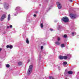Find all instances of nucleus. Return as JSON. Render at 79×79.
<instances>
[{"instance_id":"1","label":"nucleus","mask_w":79,"mask_h":79,"mask_svg":"<svg viewBox=\"0 0 79 79\" xmlns=\"http://www.w3.org/2000/svg\"><path fill=\"white\" fill-rule=\"evenodd\" d=\"M33 67V66L32 65H30L29 66V69L27 73V76H29V75H30L31 74V73H32V71Z\"/></svg>"},{"instance_id":"2","label":"nucleus","mask_w":79,"mask_h":79,"mask_svg":"<svg viewBox=\"0 0 79 79\" xmlns=\"http://www.w3.org/2000/svg\"><path fill=\"white\" fill-rule=\"evenodd\" d=\"M61 20L64 23H68L69 21V19L67 17H64L62 18Z\"/></svg>"},{"instance_id":"3","label":"nucleus","mask_w":79,"mask_h":79,"mask_svg":"<svg viewBox=\"0 0 79 79\" xmlns=\"http://www.w3.org/2000/svg\"><path fill=\"white\" fill-rule=\"evenodd\" d=\"M21 10V7H17L15 10V11H16V13L15 14H14V16H16V14H18V13L19 10Z\"/></svg>"},{"instance_id":"4","label":"nucleus","mask_w":79,"mask_h":79,"mask_svg":"<svg viewBox=\"0 0 79 79\" xmlns=\"http://www.w3.org/2000/svg\"><path fill=\"white\" fill-rule=\"evenodd\" d=\"M70 16L71 19H75L76 18V15L71 14L70 15Z\"/></svg>"},{"instance_id":"5","label":"nucleus","mask_w":79,"mask_h":79,"mask_svg":"<svg viewBox=\"0 0 79 79\" xmlns=\"http://www.w3.org/2000/svg\"><path fill=\"white\" fill-rule=\"evenodd\" d=\"M4 8L6 9V10H7V9H8L9 5L8 4L5 2L4 4Z\"/></svg>"},{"instance_id":"6","label":"nucleus","mask_w":79,"mask_h":79,"mask_svg":"<svg viewBox=\"0 0 79 79\" xmlns=\"http://www.w3.org/2000/svg\"><path fill=\"white\" fill-rule=\"evenodd\" d=\"M6 15L5 14L2 15L1 18H0V20L1 21H3V20L5 19V18H6Z\"/></svg>"},{"instance_id":"7","label":"nucleus","mask_w":79,"mask_h":79,"mask_svg":"<svg viewBox=\"0 0 79 79\" xmlns=\"http://www.w3.org/2000/svg\"><path fill=\"white\" fill-rule=\"evenodd\" d=\"M56 5L59 9H61V5L59 2H56Z\"/></svg>"},{"instance_id":"8","label":"nucleus","mask_w":79,"mask_h":79,"mask_svg":"<svg viewBox=\"0 0 79 79\" xmlns=\"http://www.w3.org/2000/svg\"><path fill=\"white\" fill-rule=\"evenodd\" d=\"M69 56V58H70V55L69 54H67V56H63L64 59V60H66L68 57Z\"/></svg>"},{"instance_id":"9","label":"nucleus","mask_w":79,"mask_h":79,"mask_svg":"<svg viewBox=\"0 0 79 79\" xmlns=\"http://www.w3.org/2000/svg\"><path fill=\"white\" fill-rule=\"evenodd\" d=\"M6 48H10V49H11L12 48H13V46L7 45L6 46Z\"/></svg>"},{"instance_id":"10","label":"nucleus","mask_w":79,"mask_h":79,"mask_svg":"<svg viewBox=\"0 0 79 79\" xmlns=\"http://www.w3.org/2000/svg\"><path fill=\"white\" fill-rule=\"evenodd\" d=\"M59 58L60 60H63V59H64L63 56H59Z\"/></svg>"},{"instance_id":"11","label":"nucleus","mask_w":79,"mask_h":79,"mask_svg":"<svg viewBox=\"0 0 79 79\" xmlns=\"http://www.w3.org/2000/svg\"><path fill=\"white\" fill-rule=\"evenodd\" d=\"M73 73V72L72 71H70L68 72V73L69 74H72Z\"/></svg>"},{"instance_id":"12","label":"nucleus","mask_w":79,"mask_h":79,"mask_svg":"<svg viewBox=\"0 0 79 79\" xmlns=\"http://www.w3.org/2000/svg\"><path fill=\"white\" fill-rule=\"evenodd\" d=\"M11 18V17H10V14H9L8 15V17L7 18L8 21H9L10 20V19Z\"/></svg>"},{"instance_id":"13","label":"nucleus","mask_w":79,"mask_h":79,"mask_svg":"<svg viewBox=\"0 0 79 79\" xmlns=\"http://www.w3.org/2000/svg\"><path fill=\"white\" fill-rule=\"evenodd\" d=\"M22 64H23V63L22 62L20 61L18 62V65L19 66H21V65H22Z\"/></svg>"},{"instance_id":"14","label":"nucleus","mask_w":79,"mask_h":79,"mask_svg":"<svg viewBox=\"0 0 79 79\" xmlns=\"http://www.w3.org/2000/svg\"><path fill=\"white\" fill-rule=\"evenodd\" d=\"M60 47L61 48H63V47H64V44H62L60 45Z\"/></svg>"},{"instance_id":"15","label":"nucleus","mask_w":79,"mask_h":79,"mask_svg":"<svg viewBox=\"0 0 79 79\" xmlns=\"http://www.w3.org/2000/svg\"><path fill=\"white\" fill-rule=\"evenodd\" d=\"M26 42L27 44H29V40H28V38L26 39Z\"/></svg>"},{"instance_id":"16","label":"nucleus","mask_w":79,"mask_h":79,"mask_svg":"<svg viewBox=\"0 0 79 79\" xmlns=\"http://www.w3.org/2000/svg\"><path fill=\"white\" fill-rule=\"evenodd\" d=\"M40 26H41V28H43V27L44 26V25H43V23H41L40 24Z\"/></svg>"},{"instance_id":"17","label":"nucleus","mask_w":79,"mask_h":79,"mask_svg":"<svg viewBox=\"0 0 79 79\" xmlns=\"http://www.w3.org/2000/svg\"><path fill=\"white\" fill-rule=\"evenodd\" d=\"M49 78L50 79H54V78H53V77L52 76L49 77Z\"/></svg>"},{"instance_id":"18","label":"nucleus","mask_w":79,"mask_h":79,"mask_svg":"<svg viewBox=\"0 0 79 79\" xmlns=\"http://www.w3.org/2000/svg\"><path fill=\"white\" fill-rule=\"evenodd\" d=\"M56 45H59L60 44V43L57 41L56 42Z\"/></svg>"},{"instance_id":"19","label":"nucleus","mask_w":79,"mask_h":79,"mask_svg":"<svg viewBox=\"0 0 79 79\" xmlns=\"http://www.w3.org/2000/svg\"><path fill=\"white\" fill-rule=\"evenodd\" d=\"M64 74L65 75H66V74H68V72H67L65 70Z\"/></svg>"},{"instance_id":"20","label":"nucleus","mask_w":79,"mask_h":79,"mask_svg":"<svg viewBox=\"0 0 79 79\" xmlns=\"http://www.w3.org/2000/svg\"><path fill=\"white\" fill-rule=\"evenodd\" d=\"M67 62H64L63 63V64L64 65H66V64H67Z\"/></svg>"},{"instance_id":"21","label":"nucleus","mask_w":79,"mask_h":79,"mask_svg":"<svg viewBox=\"0 0 79 79\" xmlns=\"http://www.w3.org/2000/svg\"><path fill=\"white\" fill-rule=\"evenodd\" d=\"M6 66L7 68H10V65L9 64H7Z\"/></svg>"},{"instance_id":"22","label":"nucleus","mask_w":79,"mask_h":79,"mask_svg":"<svg viewBox=\"0 0 79 79\" xmlns=\"http://www.w3.org/2000/svg\"><path fill=\"white\" fill-rule=\"evenodd\" d=\"M64 38H66L67 37V35L65 34L64 35Z\"/></svg>"},{"instance_id":"23","label":"nucleus","mask_w":79,"mask_h":79,"mask_svg":"<svg viewBox=\"0 0 79 79\" xmlns=\"http://www.w3.org/2000/svg\"><path fill=\"white\" fill-rule=\"evenodd\" d=\"M75 32H73L72 33V34L73 35V36H74V34H75Z\"/></svg>"},{"instance_id":"24","label":"nucleus","mask_w":79,"mask_h":79,"mask_svg":"<svg viewBox=\"0 0 79 79\" xmlns=\"http://www.w3.org/2000/svg\"><path fill=\"white\" fill-rule=\"evenodd\" d=\"M57 40L58 41H60V37H58L57 38Z\"/></svg>"},{"instance_id":"25","label":"nucleus","mask_w":79,"mask_h":79,"mask_svg":"<svg viewBox=\"0 0 79 79\" xmlns=\"http://www.w3.org/2000/svg\"><path fill=\"white\" fill-rule=\"evenodd\" d=\"M41 57V56H40V57L39 58V60H40V58Z\"/></svg>"},{"instance_id":"26","label":"nucleus","mask_w":79,"mask_h":79,"mask_svg":"<svg viewBox=\"0 0 79 79\" xmlns=\"http://www.w3.org/2000/svg\"><path fill=\"white\" fill-rule=\"evenodd\" d=\"M44 48V47H43V46H41V50H42V49H43V48Z\"/></svg>"},{"instance_id":"27","label":"nucleus","mask_w":79,"mask_h":79,"mask_svg":"<svg viewBox=\"0 0 79 79\" xmlns=\"http://www.w3.org/2000/svg\"><path fill=\"white\" fill-rule=\"evenodd\" d=\"M10 28H12V27H13V26H12V25H10Z\"/></svg>"},{"instance_id":"28","label":"nucleus","mask_w":79,"mask_h":79,"mask_svg":"<svg viewBox=\"0 0 79 79\" xmlns=\"http://www.w3.org/2000/svg\"><path fill=\"white\" fill-rule=\"evenodd\" d=\"M50 30L51 31H53V29L52 28H51L50 29Z\"/></svg>"},{"instance_id":"29","label":"nucleus","mask_w":79,"mask_h":79,"mask_svg":"<svg viewBox=\"0 0 79 79\" xmlns=\"http://www.w3.org/2000/svg\"><path fill=\"white\" fill-rule=\"evenodd\" d=\"M36 15L35 14H34V15H33V16H34V17H36Z\"/></svg>"},{"instance_id":"30","label":"nucleus","mask_w":79,"mask_h":79,"mask_svg":"<svg viewBox=\"0 0 79 79\" xmlns=\"http://www.w3.org/2000/svg\"><path fill=\"white\" fill-rule=\"evenodd\" d=\"M69 2H73V0H69Z\"/></svg>"},{"instance_id":"31","label":"nucleus","mask_w":79,"mask_h":79,"mask_svg":"<svg viewBox=\"0 0 79 79\" xmlns=\"http://www.w3.org/2000/svg\"><path fill=\"white\" fill-rule=\"evenodd\" d=\"M7 27V29H9V28H10V26H8Z\"/></svg>"},{"instance_id":"32","label":"nucleus","mask_w":79,"mask_h":79,"mask_svg":"<svg viewBox=\"0 0 79 79\" xmlns=\"http://www.w3.org/2000/svg\"><path fill=\"white\" fill-rule=\"evenodd\" d=\"M50 10V7L48 9V11H49Z\"/></svg>"},{"instance_id":"33","label":"nucleus","mask_w":79,"mask_h":79,"mask_svg":"<svg viewBox=\"0 0 79 79\" xmlns=\"http://www.w3.org/2000/svg\"><path fill=\"white\" fill-rule=\"evenodd\" d=\"M2 49L1 48H0V52H1L2 51Z\"/></svg>"},{"instance_id":"34","label":"nucleus","mask_w":79,"mask_h":79,"mask_svg":"<svg viewBox=\"0 0 79 79\" xmlns=\"http://www.w3.org/2000/svg\"><path fill=\"white\" fill-rule=\"evenodd\" d=\"M30 61V60H29L28 61V62L27 63H28Z\"/></svg>"},{"instance_id":"35","label":"nucleus","mask_w":79,"mask_h":79,"mask_svg":"<svg viewBox=\"0 0 79 79\" xmlns=\"http://www.w3.org/2000/svg\"><path fill=\"white\" fill-rule=\"evenodd\" d=\"M35 13H38V11H36L35 12Z\"/></svg>"},{"instance_id":"36","label":"nucleus","mask_w":79,"mask_h":79,"mask_svg":"<svg viewBox=\"0 0 79 79\" xmlns=\"http://www.w3.org/2000/svg\"><path fill=\"white\" fill-rule=\"evenodd\" d=\"M58 69H59V70H60V67H58Z\"/></svg>"},{"instance_id":"37","label":"nucleus","mask_w":79,"mask_h":79,"mask_svg":"<svg viewBox=\"0 0 79 79\" xmlns=\"http://www.w3.org/2000/svg\"><path fill=\"white\" fill-rule=\"evenodd\" d=\"M74 34L75 35H76V32H75V34Z\"/></svg>"},{"instance_id":"38","label":"nucleus","mask_w":79,"mask_h":79,"mask_svg":"<svg viewBox=\"0 0 79 79\" xmlns=\"http://www.w3.org/2000/svg\"><path fill=\"white\" fill-rule=\"evenodd\" d=\"M65 79H69L67 78H65Z\"/></svg>"},{"instance_id":"39","label":"nucleus","mask_w":79,"mask_h":79,"mask_svg":"<svg viewBox=\"0 0 79 79\" xmlns=\"http://www.w3.org/2000/svg\"><path fill=\"white\" fill-rule=\"evenodd\" d=\"M45 45V44H44V45Z\"/></svg>"},{"instance_id":"40","label":"nucleus","mask_w":79,"mask_h":79,"mask_svg":"<svg viewBox=\"0 0 79 79\" xmlns=\"http://www.w3.org/2000/svg\"><path fill=\"white\" fill-rule=\"evenodd\" d=\"M41 44H43V43H42Z\"/></svg>"},{"instance_id":"41","label":"nucleus","mask_w":79,"mask_h":79,"mask_svg":"<svg viewBox=\"0 0 79 79\" xmlns=\"http://www.w3.org/2000/svg\"><path fill=\"white\" fill-rule=\"evenodd\" d=\"M40 6H41V5L40 4Z\"/></svg>"},{"instance_id":"42","label":"nucleus","mask_w":79,"mask_h":79,"mask_svg":"<svg viewBox=\"0 0 79 79\" xmlns=\"http://www.w3.org/2000/svg\"><path fill=\"white\" fill-rule=\"evenodd\" d=\"M46 1H47V0H45Z\"/></svg>"},{"instance_id":"43","label":"nucleus","mask_w":79,"mask_h":79,"mask_svg":"<svg viewBox=\"0 0 79 79\" xmlns=\"http://www.w3.org/2000/svg\"><path fill=\"white\" fill-rule=\"evenodd\" d=\"M0 1H1V0H0Z\"/></svg>"}]
</instances>
